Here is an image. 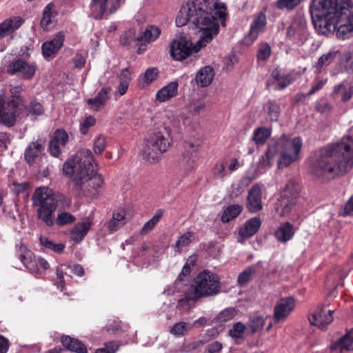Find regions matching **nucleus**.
Listing matches in <instances>:
<instances>
[{
    "label": "nucleus",
    "instance_id": "40",
    "mask_svg": "<svg viewBox=\"0 0 353 353\" xmlns=\"http://www.w3.org/2000/svg\"><path fill=\"white\" fill-rule=\"evenodd\" d=\"M161 30L159 28L150 26H148L143 34L139 37L140 41L150 43L155 41L160 35Z\"/></svg>",
    "mask_w": 353,
    "mask_h": 353
},
{
    "label": "nucleus",
    "instance_id": "28",
    "mask_svg": "<svg viewBox=\"0 0 353 353\" xmlns=\"http://www.w3.org/2000/svg\"><path fill=\"white\" fill-rule=\"evenodd\" d=\"M178 87L179 84L176 81L170 82L157 92L156 94L157 100L164 102L175 97L177 94Z\"/></svg>",
    "mask_w": 353,
    "mask_h": 353
},
{
    "label": "nucleus",
    "instance_id": "16",
    "mask_svg": "<svg viewBox=\"0 0 353 353\" xmlns=\"http://www.w3.org/2000/svg\"><path fill=\"white\" fill-rule=\"evenodd\" d=\"M17 255L23 265L32 274L37 273V261L33 253L26 246L17 245Z\"/></svg>",
    "mask_w": 353,
    "mask_h": 353
},
{
    "label": "nucleus",
    "instance_id": "60",
    "mask_svg": "<svg viewBox=\"0 0 353 353\" xmlns=\"http://www.w3.org/2000/svg\"><path fill=\"white\" fill-rule=\"evenodd\" d=\"M23 90L21 85L11 86L10 92L12 94V99H14L19 104L22 101V98L19 96V94Z\"/></svg>",
    "mask_w": 353,
    "mask_h": 353
},
{
    "label": "nucleus",
    "instance_id": "8",
    "mask_svg": "<svg viewBox=\"0 0 353 353\" xmlns=\"http://www.w3.org/2000/svg\"><path fill=\"white\" fill-rule=\"evenodd\" d=\"M170 145V131L164 128L163 131L150 135L142 150L143 158L150 163H154L167 151Z\"/></svg>",
    "mask_w": 353,
    "mask_h": 353
},
{
    "label": "nucleus",
    "instance_id": "46",
    "mask_svg": "<svg viewBox=\"0 0 353 353\" xmlns=\"http://www.w3.org/2000/svg\"><path fill=\"white\" fill-rule=\"evenodd\" d=\"M140 41L139 37H136L135 31L134 30H130L125 34H122L120 38V43L123 46H129Z\"/></svg>",
    "mask_w": 353,
    "mask_h": 353
},
{
    "label": "nucleus",
    "instance_id": "9",
    "mask_svg": "<svg viewBox=\"0 0 353 353\" xmlns=\"http://www.w3.org/2000/svg\"><path fill=\"white\" fill-rule=\"evenodd\" d=\"M299 192L300 186L294 181L290 180L286 184L276 206V210L280 216H285L290 212L297 202Z\"/></svg>",
    "mask_w": 353,
    "mask_h": 353
},
{
    "label": "nucleus",
    "instance_id": "19",
    "mask_svg": "<svg viewBox=\"0 0 353 353\" xmlns=\"http://www.w3.org/2000/svg\"><path fill=\"white\" fill-rule=\"evenodd\" d=\"M292 81V77L290 74L276 68L272 71L267 84L268 85H275L274 89L283 90L289 85Z\"/></svg>",
    "mask_w": 353,
    "mask_h": 353
},
{
    "label": "nucleus",
    "instance_id": "31",
    "mask_svg": "<svg viewBox=\"0 0 353 353\" xmlns=\"http://www.w3.org/2000/svg\"><path fill=\"white\" fill-rule=\"evenodd\" d=\"M24 112L27 117H31L32 119H36L37 117L44 113V108L37 100L32 99L24 107Z\"/></svg>",
    "mask_w": 353,
    "mask_h": 353
},
{
    "label": "nucleus",
    "instance_id": "11",
    "mask_svg": "<svg viewBox=\"0 0 353 353\" xmlns=\"http://www.w3.org/2000/svg\"><path fill=\"white\" fill-rule=\"evenodd\" d=\"M307 22L304 17L295 16L286 32V38L297 45L303 44L307 39Z\"/></svg>",
    "mask_w": 353,
    "mask_h": 353
},
{
    "label": "nucleus",
    "instance_id": "64",
    "mask_svg": "<svg viewBox=\"0 0 353 353\" xmlns=\"http://www.w3.org/2000/svg\"><path fill=\"white\" fill-rule=\"evenodd\" d=\"M222 347L223 346L221 343L215 341L208 345L205 350L209 352V353H218L221 350Z\"/></svg>",
    "mask_w": 353,
    "mask_h": 353
},
{
    "label": "nucleus",
    "instance_id": "12",
    "mask_svg": "<svg viewBox=\"0 0 353 353\" xmlns=\"http://www.w3.org/2000/svg\"><path fill=\"white\" fill-rule=\"evenodd\" d=\"M19 103L12 99L5 103L3 94L0 95V123L8 128L15 125L17 121V110Z\"/></svg>",
    "mask_w": 353,
    "mask_h": 353
},
{
    "label": "nucleus",
    "instance_id": "36",
    "mask_svg": "<svg viewBox=\"0 0 353 353\" xmlns=\"http://www.w3.org/2000/svg\"><path fill=\"white\" fill-rule=\"evenodd\" d=\"M194 241V233L193 232H187L181 234L174 245L175 251L179 253L182 252Z\"/></svg>",
    "mask_w": 353,
    "mask_h": 353
},
{
    "label": "nucleus",
    "instance_id": "6",
    "mask_svg": "<svg viewBox=\"0 0 353 353\" xmlns=\"http://www.w3.org/2000/svg\"><path fill=\"white\" fill-rule=\"evenodd\" d=\"M189 288H190V297L194 300L214 296L221 289L220 279L216 274L204 270L196 276L194 283Z\"/></svg>",
    "mask_w": 353,
    "mask_h": 353
},
{
    "label": "nucleus",
    "instance_id": "53",
    "mask_svg": "<svg viewBox=\"0 0 353 353\" xmlns=\"http://www.w3.org/2000/svg\"><path fill=\"white\" fill-rule=\"evenodd\" d=\"M271 54V48L267 43H263L259 49L257 53V59L265 61L269 58Z\"/></svg>",
    "mask_w": 353,
    "mask_h": 353
},
{
    "label": "nucleus",
    "instance_id": "26",
    "mask_svg": "<svg viewBox=\"0 0 353 353\" xmlns=\"http://www.w3.org/2000/svg\"><path fill=\"white\" fill-rule=\"evenodd\" d=\"M110 90L111 89L109 87L103 88L94 98L88 99L87 104L90 109L94 111H99L101 107L105 104Z\"/></svg>",
    "mask_w": 353,
    "mask_h": 353
},
{
    "label": "nucleus",
    "instance_id": "14",
    "mask_svg": "<svg viewBox=\"0 0 353 353\" xmlns=\"http://www.w3.org/2000/svg\"><path fill=\"white\" fill-rule=\"evenodd\" d=\"M295 307V300L292 297L280 299L274 309V321L275 323L284 322Z\"/></svg>",
    "mask_w": 353,
    "mask_h": 353
},
{
    "label": "nucleus",
    "instance_id": "29",
    "mask_svg": "<svg viewBox=\"0 0 353 353\" xmlns=\"http://www.w3.org/2000/svg\"><path fill=\"white\" fill-rule=\"evenodd\" d=\"M61 343L70 351L77 353H87L85 346L77 339L68 336H62Z\"/></svg>",
    "mask_w": 353,
    "mask_h": 353
},
{
    "label": "nucleus",
    "instance_id": "38",
    "mask_svg": "<svg viewBox=\"0 0 353 353\" xmlns=\"http://www.w3.org/2000/svg\"><path fill=\"white\" fill-rule=\"evenodd\" d=\"M54 4L50 3L45 8L43 12V17L41 21V26L43 29H48L56 17V13L53 12Z\"/></svg>",
    "mask_w": 353,
    "mask_h": 353
},
{
    "label": "nucleus",
    "instance_id": "58",
    "mask_svg": "<svg viewBox=\"0 0 353 353\" xmlns=\"http://www.w3.org/2000/svg\"><path fill=\"white\" fill-rule=\"evenodd\" d=\"M61 146H62L59 143L55 142V141L50 140L49 143V150L50 154L57 157L61 154Z\"/></svg>",
    "mask_w": 353,
    "mask_h": 353
},
{
    "label": "nucleus",
    "instance_id": "52",
    "mask_svg": "<svg viewBox=\"0 0 353 353\" xmlns=\"http://www.w3.org/2000/svg\"><path fill=\"white\" fill-rule=\"evenodd\" d=\"M57 143H59L62 146H64L68 141V133L63 130H57L54 133L51 139Z\"/></svg>",
    "mask_w": 353,
    "mask_h": 353
},
{
    "label": "nucleus",
    "instance_id": "32",
    "mask_svg": "<svg viewBox=\"0 0 353 353\" xmlns=\"http://www.w3.org/2000/svg\"><path fill=\"white\" fill-rule=\"evenodd\" d=\"M243 209V206L239 204H232L228 205L225 209H224L222 213V222L228 223L235 219L241 213Z\"/></svg>",
    "mask_w": 353,
    "mask_h": 353
},
{
    "label": "nucleus",
    "instance_id": "21",
    "mask_svg": "<svg viewBox=\"0 0 353 353\" xmlns=\"http://www.w3.org/2000/svg\"><path fill=\"white\" fill-rule=\"evenodd\" d=\"M63 41L64 34L60 32L52 41H47L42 45L43 55L46 58L53 56L62 47Z\"/></svg>",
    "mask_w": 353,
    "mask_h": 353
},
{
    "label": "nucleus",
    "instance_id": "57",
    "mask_svg": "<svg viewBox=\"0 0 353 353\" xmlns=\"http://www.w3.org/2000/svg\"><path fill=\"white\" fill-rule=\"evenodd\" d=\"M189 261H190V263L188 262L184 265L181 273L180 274L177 280L174 283L176 285L179 284V283L183 281V276H187L190 273V265H194V261H190V259Z\"/></svg>",
    "mask_w": 353,
    "mask_h": 353
},
{
    "label": "nucleus",
    "instance_id": "59",
    "mask_svg": "<svg viewBox=\"0 0 353 353\" xmlns=\"http://www.w3.org/2000/svg\"><path fill=\"white\" fill-rule=\"evenodd\" d=\"M225 168L223 162L217 163L214 168V174L221 179L223 180L225 176Z\"/></svg>",
    "mask_w": 353,
    "mask_h": 353
},
{
    "label": "nucleus",
    "instance_id": "41",
    "mask_svg": "<svg viewBox=\"0 0 353 353\" xmlns=\"http://www.w3.org/2000/svg\"><path fill=\"white\" fill-rule=\"evenodd\" d=\"M271 135V132L268 128H258L253 134L252 140L257 144H264Z\"/></svg>",
    "mask_w": 353,
    "mask_h": 353
},
{
    "label": "nucleus",
    "instance_id": "63",
    "mask_svg": "<svg viewBox=\"0 0 353 353\" xmlns=\"http://www.w3.org/2000/svg\"><path fill=\"white\" fill-rule=\"evenodd\" d=\"M157 74H158V72H157V69H155V68L148 69L145 72V75H144L145 81L148 83H150L154 79H156Z\"/></svg>",
    "mask_w": 353,
    "mask_h": 353
},
{
    "label": "nucleus",
    "instance_id": "61",
    "mask_svg": "<svg viewBox=\"0 0 353 353\" xmlns=\"http://www.w3.org/2000/svg\"><path fill=\"white\" fill-rule=\"evenodd\" d=\"M316 83L312 86L310 91L308 92V95L311 96L314 94L317 91L320 90L323 88V87L327 83V79H316Z\"/></svg>",
    "mask_w": 353,
    "mask_h": 353
},
{
    "label": "nucleus",
    "instance_id": "18",
    "mask_svg": "<svg viewBox=\"0 0 353 353\" xmlns=\"http://www.w3.org/2000/svg\"><path fill=\"white\" fill-rule=\"evenodd\" d=\"M92 225V221L88 217L76 223L70 233L71 240L77 243L81 242L87 235Z\"/></svg>",
    "mask_w": 353,
    "mask_h": 353
},
{
    "label": "nucleus",
    "instance_id": "23",
    "mask_svg": "<svg viewBox=\"0 0 353 353\" xmlns=\"http://www.w3.org/2000/svg\"><path fill=\"white\" fill-rule=\"evenodd\" d=\"M294 235L293 225L289 222L281 223L279 227L274 231V236L277 241L285 243L291 240Z\"/></svg>",
    "mask_w": 353,
    "mask_h": 353
},
{
    "label": "nucleus",
    "instance_id": "33",
    "mask_svg": "<svg viewBox=\"0 0 353 353\" xmlns=\"http://www.w3.org/2000/svg\"><path fill=\"white\" fill-rule=\"evenodd\" d=\"M276 148L273 147L272 144L268 146L265 154L260 158L258 163L259 169L266 170L271 167L273 159L276 154Z\"/></svg>",
    "mask_w": 353,
    "mask_h": 353
},
{
    "label": "nucleus",
    "instance_id": "22",
    "mask_svg": "<svg viewBox=\"0 0 353 353\" xmlns=\"http://www.w3.org/2000/svg\"><path fill=\"white\" fill-rule=\"evenodd\" d=\"M45 140L39 139L31 143L25 152V159L29 164L34 162V160L43 152L45 147Z\"/></svg>",
    "mask_w": 353,
    "mask_h": 353
},
{
    "label": "nucleus",
    "instance_id": "37",
    "mask_svg": "<svg viewBox=\"0 0 353 353\" xmlns=\"http://www.w3.org/2000/svg\"><path fill=\"white\" fill-rule=\"evenodd\" d=\"M334 93L340 96L342 101L346 102L352 97L353 88L347 84L341 83L334 87Z\"/></svg>",
    "mask_w": 353,
    "mask_h": 353
},
{
    "label": "nucleus",
    "instance_id": "1",
    "mask_svg": "<svg viewBox=\"0 0 353 353\" xmlns=\"http://www.w3.org/2000/svg\"><path fill=\"white\" fill-rule=\"evenodd\" d=\"M225 8V4L217 0H186L176 17V24L179 27L188 24L202 34L194 46L185 37L173 41L170 49L173 59L182 61L206 46L219 33V26L213 11L223 18Z\"/></svg>",
    "mask_w": 353,
    "mask_h": 353
},
{
    "label": "nucleus",
    "instance_id": "24",
    "mask_svg": "<svg viewBox=\"0 0 353 353\" xmlns=\"http://www.w3.org/2000/svg\"><path fill=\"white\" fill-rule=\"evenodd\" d=\"M22 24V19L19 17H12L0 23V39L16 31Z\"/></svg>",
    "mask_w": 353,
    "mask_h": 353
},
{
    "label": "nucleus",
    "instance_id": "2",
    "mask_svg": "<svg viewBox=\"0 0 353 353\" xmlns=\"http://www.w3.org/2000/svg\"><path fill=\"white\" fill-rule=\"evenodd\" d=\"M312 23L316 31L327 35L336 31L345 39L353 32V7L350 0H314L310 6Z\"/></svg>",
    "mask_w": 353,
    "mask_h": 353
},
{
    "label": "nucleus",
    "instance_id": "55",
    "mask_svg": "<svg viewBox=\"0 0 353 353\" xmlns=\"http://www.w3.org/2000/svg\"><path fill=\"white\" fill-rule=\"evenodd\" d=\"M96 123V119L92 116L86 117L83 122L81 124L80 131L82 134H85L89 128L92 127Z\"/></svg>",
    "mask_w": 353,
    "mask_h": 353
},
{
    "label": "nucleus",
    "instance_id": "10",
    "mask_svg": "<svg viewBox=\"0 0 353 353\" xmlns=\"http://www.w3.org/2000/svg\"><path fill=\"white\" fill-rule=\"evenodd\" d=\"M120 7L121 0H91L90 15L94 19L101 20L114 14Z\"/></svg>",
    "mask_w": 353,
    "mask_h": 353
},
{
    "label": "nucleus",
    "instance_id": "17",
    "mask_svg": "<svg viewBox=\"0 0 353 353\" xmlns=\"http://www.w3.org/2000/svg\"><path fill=\"white\" fill-rule=\"evenodd\" d=\"M332 313V310L326 312L323 307H318L309 320L311 324L323 329L333 321Z\"/></svg>",
    "mask_w": 353,
    "mask_h": 353
},
{
    "label": "nucleus",
    "instance_id": "5",
    "mask_svg": "<svg viewBox=\"0 0 353 353\" xmlns=\"http://www.w3.org/2000/svg\"><path fill=\"white\" fill-rule=\"evenodd\" d=\"M32 205L36 209L37 219L48 227L56 223L58 226L74 223L76 218L72 214L63 211L55 217L54 212L59 205L65 210L70 208L72 200L60 192H55L48 187L37 188L32 195Z\"/></svg>",
    "mask_w": 353,
    "mask_h": 353
},
{
    "label": "nucleus",
    "instance_id": "49",
    "mask_svg": "<svg viewBox=\"0 0 353 353\" xmlns=\"http://www.w3.org/2000/svg\"><path fill=\"white\" fill-rule=\"evenodd\" d=\"M303 0H277L276 7L280 10H292Z\"/></svg>",
    "mask_w": 353,
    "mask_h": 353
},
{
    "label": "nucleus",
    "instance_id": "43",
    "mask_svg": "<svg viewBox=\"0 0 353 353\" xmlns=\"http://www.w3.org/2000/svg\"><path fill=\"white\" fill-rule=\"evenodd\" d=\"M265 110L270 118L271 121H276L281 113V108L278 103L273 101H269L267 102Z\"/></svg>",
    "mask_w": 353,
    "mask_h": 353
},
{
    "label": "nucleus",
    "instance_id": "13",
    "mask_svg": "<svg viewBox=\"0 0 353 353\" xmlns=\"http://www.w3.org/2000/svg\"><path fill=\"white\" fill-rule=\"evenodd\" d=\"M36 70L37 65L34 63H28L21 59L10 62L6 69L8 74H19L26 79H32Z\"/></svg>",
    "mask_w": 353,
    "mask_h": 353
},
{
    "label": "nucleus",
    "instance_id": "51",
    "mask_svg": "<svg viewBox=\"0 0 353 353\" xmlns=\"http://www.w3.org/2000/svg\"><path fill=\"white\" fill-rule=\"evenodd\" d=\"M119 345L118 342L110 341L105 343L103 347L96 350V353H115Z\"/></svg>",
    "mask_w": 353,
    "mask_h": 353
},
{
    "label": "nucleus",
    "instance_id": "42",
    "mask_svg": "<svg viewBox=\"0 0 353 353\" xmlns=\"http://www.w3.org/2000/svg\"><path fill=\"white\" fill-rule=\"evenodd\" d=\"M192 329V326L190 323L179 322L175 323L171 328L170 332L174 336H183L186 334Z\"/></svg>",
    "mask_w": 353,
    "mask_h": 353
},
{
    "label": "nucleus",
    "instance_id": "47",
    "mask_svg": "<svg viewBox=\"0 0 353 353\" xmlns=\"http://www.w3.org/2000/svg\"><path fill=\"white\" fill-rule=\"evenodd\" d=\"M236 314V311L233 307H228L221 312L216 316V321L220 323L227 322L234 319Z\"/></svg>",
    "mask_w": 353,
    "mask_h": 353
},
{
    "label": "nucleus",
    "instance_id": "35",
    "mask_svg": "<svg viewBox=\"0 0 353 353\" xmlns=\"http://www.w3.org/2000/svg\"><path fill=\"white\" fill-rule=\"evenodd\" d=\"M333 349L340 348L341 350H353V328L345 335L340 338L332 346Z\"/></svg>",
    "mask_w": 353,
    "mask_h": 353
},
{
    "label": "nucleus",
    "instance_id": "27",
    "mask_svg": "<svg viewBox=\"0 0 353 353\" xmlns=\"http://www.w3.org/2000/svg\"><path fill=\"white\" fill-rule=\"evenodd\" d=\"M214 74V69L211 66L207 65L202 68L196 75V84L202 88L210 85Z\"/></svg>",
    "mask_w": 353,
    "mask_h": 353
},
{
    "label": "nucleus",
    "instance_id": "62",
    "mask_svg": "<svg viewBox=\"0 0 353 353\" xmlns=\"http://www.w3.org/2000/svg\"><path fill=\"white\" fill-rule=\"evenodd\" d=\"M231 191L229 194V196L231 199L238 197L243 192L242 185L241 183L233 184L231 187Z\"/></svg>",
    "mask_w": 353,
    "mask_h": 353
},
{
    "label": "nucleus",
    "instance_id": "48",
    "mask_svg": "<svg viewBox=\"0 0 353 353\" xmlns=\"http://www.w3.org/2000/svg\"><path fill=\"white\" fill-rule=\"evenodd\" d=\"M107 145L106 138L103 135L98 136L93 142V150L96 154L100 155Z\"/></svg>",
    "mask_w": 353,
    "mask_h": 353
},
{
    "label": "nucleus",
    "instance_id": "15",
    "mask_svg": "<svg viewBox=\"0 0 353 353\" xmlns=\"http://www.w3.org/2000/svg\"><path fill=\"white\" fill-rule=\"evenodd\" d=\"M267 23L266 15L263 12H259L254 16L252 22L250 24V29L248 36L245 38L244 42L249 45L255 41L259 33L262 32Z\"/></svg>",
    "mask_w": 353,
    "mask_h": 353
},
{
    "label": "nucleus",
    "instance_id": "44",
    "mask_svg": "<svg viewBox=\"0 0 353 353\" xmlns=\"http://www.w3.org/2000/svg\"><path fill=\"white\" fill-rule=\"evenodd\" d=\"M265 324V319L263 316L255 315L250 319L248 326L252 330V333L254 334L261 330Z\"/></svg>",
    "mask_w": 353,
    "mask_h": 353
},
{
    "label": "nucleus",
    "instance_id": "25",
    "mask_svg": "<svg viewBox=\"0 0 353 353\" xmlns=\"http://www.w3.org/2000/svg\"><path fill=\"white\" fill-rule=\"evenodd\" d=\"M261 225V221L260 218H252L247 221L243 227L239 228V234L242 238H250L258 232Z\"/></svg>",
    "mask_w": 353,
    "mask_h": 353
},
{
    "label": "nucleus",
    "instance_id": "30",
    "mask_svg": "<svg viewBox=\"0 0 353 353\" xmlns=\"http://www.w3.org/2000/svg\"><path fill=\"white\" fill-rule=\"evenodd\" d=\"M125 212L123 209H119L113 212L112 218L108 223L110 232H115L125 224Z\"/></svg>",
    "mask_w": 353,
    "mask_h": 353
},
{
    "label": "nucleus",
    "instance_id": "45",
    "mask_svg": "<svg viewBox=\"0 0 353 353\" xmlns=\"http://www.w3.org/2000/svg\"><path fill=\"white\" fill-rule=\"evenodd\" d=\"M256 266L251 265L241 272L238 276V283L241 285H245L256 272Z\"/></svg>",
    "mask_w": 353,
    "mask_h": 353
},
{
    "label": "nucleus",
    "instance_id": "3",
    "mask_svg": "<svg viewBox=\"0 0 353 353\" xmlns=\"http://www.w3.org/2000/svg\"><path fill=\"white\" fill-rule=\"evenodd\" d=\"M310 162L312 174L319 178L346 174L353 168V137H344L340 142L314 152Z\"/></svg>",
    "mask_w": 353,
    "mask_h": 353
},
{
    "label": "nucleus",
    "instance_id": "4",
    "mask_svg": "<svg viewBox=\"0 0 353 353\" xmlns=\"http://www.w3.org/2000/svg\"><path fill=\"white\" fill-rule=\"evenodd\" d=\"M94 162L90 150L83 148L64 163L63 172L74 183V190L79 196L95 197L103 185V179L94 170Z\"/></svg>",
    "mask_w": 353,
    "mask_h": 353
},
{
    "label": "nucleus",
    "instance_id": "34",
    "mask_svg": "<svg viewBox=\"0 0 353 353\" xmlns=\"http://www.w3.org/2000/svg\"><path fill=\"white\" fill-rule=\"evenodd\" d=\"M338 51H331L326 54H323L316 62L314 65L315 72L319 74L324 67L328 66L332 61H334Z\"/></svg>",
    "mask_w": 353,
    "mask_h": 353
},
{
    "label": "nucleus",
    "instance_id": "54",
    "mask_svg": "<svg viewBox=\"0 0 353 353\" xmlns=\"http://www.w3.org/2000/svg\"><path fill=\"white\" fill-rule=\"evenodd\" d=\"M198 146L199 143L196 144L192 141H185L183 144V148L186 154H184V155H186L188 159L193 158Z\"/></svg>",
    "mask_w": 353,
    "mask_h": 353
},
{
    "label": "nucleus",
    "instance_id": "56",
    "mask_svg": "<svg viewBox=\"0 0 353 353\" xmlns=\"http://www.w3.org/2000/svg\"><path fill=\"white\" fill-rule=\"evenodd\" d=\"M205 107L204 101L194 102L189 105V112L192 114H198Z\"/></svg>",
    "mask_w": 353,
    "mask_h": 353
},
{
    "label": "nucleus",
    "instance_id": "20",
    "mask_svg": "<svg viewBox=\"0 0 353 353\" xmlns=\"http://www.w3.org/2000/svg\"><path fill=\"white\" fill-rule=\"evenodd\" d=\"M247 200L250 212H256L262 209L261 190L258 185H253L250 190Z\"/></svg>",
    "mask_w": 353,
    "mask_h": 353
},
{
    "label": "nucleus",
    "instance_id": "39",
    "mask_svg": "<svg viewBox=\"0 0 353 353\" xmlns=\"http://www.w3.org/2000/svg\"><path fill=\"white\" fill-rule=\"evenodd\" d=\"M163 210L162 209H159L156 211L154 215L148 221H147L144 225L143 226L141 234L142 235H145L148 232H150L157 223L160 221L161 218L163 214Z\"/></svg>",
    "mask_w": 353,
    "mask_h": 353
},
{
    "label": "nucleus",
    "instance_id": "50",
    "mask_svg": "<svg viewBox=\"0 0 353 353\" xmlns=\"http://www.w3.org/2000/svg\"><path fill=\"white\" fill-rule=\"evenodd\" d=\"M245 328L246 327L243 323L241 322L236 323L230 330V335L232 338H241L243 336Z\"/></svg>",
    "mask_w": 353,
    "mask_h": 353
},
{
    "label": "nucleus",
    "instance_id": "7",
    "mask_svg": "<svg viewBox=\"0 0 353 353\" xmlns=\"http://www.w3.org/2000/svg\"><path fill=\"white\" fill-rule=\"evenodd\" d=\"M276 154H279L278 167L279 169L288 167L299 159V155L302 148V140L300 137L289 139L283 135L274 143Z\"/></svg>",
    "mask_w": 353,
    "mask_h": 353
}]
</instances>
